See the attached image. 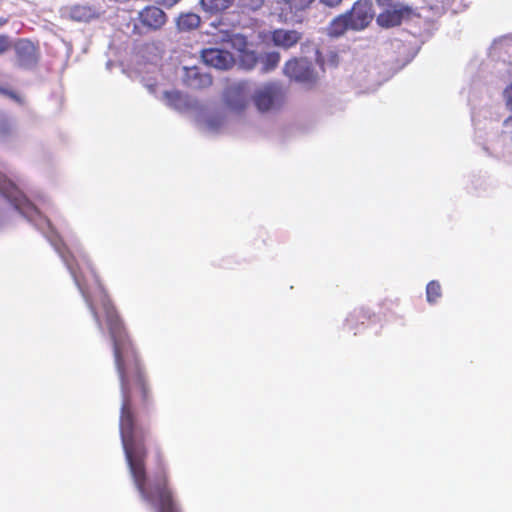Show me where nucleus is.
Segmentation results:
<instances>
[{
	"label": "nucleus",
	"mask_w": 512,
	"mask_h": 512,
	"mask_svg": "<svg viewBox=\"0 0 512 512\" xmlns=\"http://www.w3.org/2000/svg\"><path fill=\"white\" fill-rule=\"evenodd\" d=\"M84 261L102 294L101 306L112 343L113 362L121 393L119 431L133 483L141 498L153 505L157 512H181L170 486L165 456L160 446L153 450L155 471L151 477L147 475L148 450L145 441L148 429L138 423L136 410L148 404L151 391L140 351L92 264L86 257Z\"/></svg>",
	"instance_id": "obj_1"
},
{
	"label": "nucleus",
	"mask_w": 512,
	"mask_h": 512,
	"mask_svg": "<svg viewBox=\"0 0 512 512\" xmlns=\"http://www.w3.org/2000/svg\"><path fill=\"white\" fill-rule=\"evenodd\" d=\"M59 254L61 258L63 259L64 263L66 264L68 270L70 271L77 287L79 288L97 326L100 330L103 329L102 321L100 319V315L94 305V302L92 300L89 287L82 276V273L80 271V268L78 267V264L75 261V257L67 250H59Z\"/></svg>",
	"instance_id": "obj_2"
},
{
	"label": "nucleus",
	"mask_w": 512,
	"mask_h": 512,
	"mask_svg": "<svg viewBox=\"0 0 512 512\" xmlns=\"http://www.w3.org/2000/svg\"><path fill=\"white\" fill-rule=\"evenodd\" d=\"M166 13L159 7L148 5L139 11L134 31L139 34L160 30L167 22Z\"/></svg>",
	"instance_id": "obj_3"
},
{
	"label": "nucleus",
	"mask_w": 512,
	"mask_h": 512,
	"mask_svg": "<svg viewBox=\"0 0 512 512\" xmlns=\"http://www.w3.org/2000/svg\"><path fill=\"white\" fill-rule=\"evenodd\" d=\"M346 13L352 24V30L361 31L368 27L374 18L373 4L370 0H357Z\"/></svg>",
	"instance_id": "obj_4"
},
{
	"label": "nucleus",
	"mask_w": 512,
	"mask_h": 512,
	"mask_svg": "<svg viewBox=\"0 0 512 512\" xmlns=\"http://www.w3.org/2000/svg\"><path fill=\"white\" fill-rule=\"evenodd\" d=\"M284 73L291 79L305 84H313L317 80L312 64L306 59H291L284 66Z\"/></svg>",
	"instance_id": "obj_5"
},
{
	"label": "nucleus",
	"mask_w": 512,
	"mask_h": 512,
	"mask_svg": "<svg viewBox=\"0 0 512 512\" xmlns=\"http://www.w3.org/2000/svg\"><path fill=\"white\" fill-rule=\"evenodd\" d=\"M284 99V93L276 84H268L263 89L258 90L254 95V103L258 110L265 112L272 109Z\"/></svg>",
	"instance_id": "obj_6"
},
{
	"label": "nucleus",
	"mask_w": 512,
	"mask_h": 512,
	"mask_svg": "<svg viewBox=\"0 0 512 512\" xmlns=\"http://www.w3.org/2000/svg\"><path fill=\"white\" fill-rule=\"evenodd\" d=\"M201 57L205 64L220 70H227L235 63L234 57L229 51L218 48L204 49Z\"/></svg>",
	"instance_id": "obj_7"
},
{
	"label": "nucleus",
	"mask_w": 512,
	"mask_h": 512,
	"mask_svg": "<svg viewBox=\"0 0 512 512\" xmlns=\"http://www.w3.org/2000/svg\"><path fill=\"white\" fill-rule=\"evenodd\" d=\"M0 193L7 198L17 210L30 206V202L16 185L0 173Z\"/></svg>",
	"instance_id": "obj_8"
},
{
	"label": "nucleus",
	"mask_w": 512,
	"mask_h": 512,
	"mask_svg": "<svg viewBox=\"0 0 512 512\" xmlns=\"http://www.w3.org/2000/svg\"><path fill=\"white\" fill-rule=\"evenodd\" d=\"M14 48L19 66L26 68L37 63L38 49L30 40L20 39Z\"/></svg>",
	"instance_id": "obj_9"
},
{
	"label": "nucleus",
	"mask_w": 512,
	"mask_h": 512,
	"mask_svg": "<svg viewBox=\"0 0 512 512\" xmlns=\"http://www.w3.org/2000/svg\"><path fill=\"white\" fill-rule=\"evenodd\" d=\"M411 8L409 6H396L395 8H385L377 16V24L383 28H391L401 24L405 16L411 14Z\"/></svg>",
	"instance_id": "obj_10"
},
{
	"label": "nucleus",
	"mask_w": 512,
	"mask_h": 512,
	"mask_svg": "<svg viewBox=\"0 0 512 512\" xmlns=\"http://www.w3.org/2000/svg\"><path fill=\"white\" fill-rule=\"evenodd\" d=\"M301 39L302 33L297 30L279 28L271 32L273 44L283 49L294 47Z\"/></svg>",
	"instance_id": "obj_11"
},
{
	"label": "nucleus",
	"mask_w": 512,
	"mask_h": 512,
	"mask_svg": "<svg viewBox=\"0 0 512 512\" xmlns=\"http://www.w3.org/2000/svg\"><path fill=\"white\" fill-rule=\"evenodd\" d=\"M185 83L193 89H202L212 85V78L207 73L200 72L199 68L193 66L185 68Z\"/></svg>",
	"instance_id": "obj_12"
},
{
	"label": "nucleus",
	"mask_w": 512,
	"mask_h": 512,
	"mask_svg": "<svg viewBox=\"0 0 512 512\" xmlns=\"http://www.w3.org/2000/svg\"><path fill=\"white\" fill-rule=\"evenodd\" d=\"M348 30H352V24L346 12L335 17L328 26V34L332 37L342 36Z\"/></svg>",
	"instance_id": "obj_13"
},
{
	"label": "nucleus",
	"mask_w": 512,
	"mask_h": 512,
	"mask_svg": "<svg viewBox=\"0 0 512 512\" xmlns=\"http://www.w3.org/2000/svg\"><path fill=\"white\" fill-rule=\"evenodd\" d=\"M94 10L85 5H74L69 9V18L77 22H88L94 18Z\"/></svg>",
	"instance_id": "obj_14"
},
{
	"label": "nucleus",
	"mask_w": 512,
	"mask_h": 512,
	"mask_svg": "<svg viewBox=\"0 0 512 512\" xmlns=\"http://www.w3.org/2000/svg\"><path fill=\"white\" fill-rule=\"evenodd\" d=\"M234 0H200L203 10L209 14H218L232 6Z\"/></svg>",
	"instance_id": "obj_15"
},
{
	"label": "nucleus",
	"mask_w": 512,
	"mask_h": 512,
	"mask_svg": "<svg viewBox=\"0 0 512 512\" xmlns=\"http://www.w3.org/2000/svg\"><path fill=\"white\" fill-rule=\"evenodd\" d=\"M200 16L196 13H182L177 19V26L181 31H190L199 27Z\"/></svg>",
	"instance_id": "obj_16"
},
{
	"label": "nucleus",
	"mask_w": 512,
	"mask_h": 512,
	"mask_svg": "<svg viewBox=\"0 0 512 512\" xmlns=\"http://www.w3.org/2000/svg\"><path fill=\"white\" fill-rule=\"evenodd\" d=\"M164 98L166 100V104L171 108L180 110L186 106V99L180 91H166L164 93Z\"/></svg>",
	"instance_id": "obj_17"
},
{
	"label": "nucleus",
	"mask_w": 512,
	"mask_h": 512,
	"mask_svg": "<svg viewBox=\"0 0 512 512\" xmlns=\"http://www.w3.org/2000/svg\"><path fill=\"white\" fill-rule=\"evenodd\" d=\"M442 295L441 285L438 281H430L426 286V297L427 301L434 304Z\"/></svg>",
	"instance_id": "obj_18"
},
{
	"label": "nucleus",
	"mask_w": 512,
	"mask_h": 512,
	"mask_svg": "<svg viewBox=\"0 0 512 512\" xmlns=\"http://www.w3.org/2000/svg\"><path fill=\"white\" fill-rule=\"evenodd\" d=\"M280 62V55L277 52L267 53L263 59V71L267 72L273 70Z\"/></svg>",
	"instance_id": "obj_19"
},
{
	"label": "nucleus",
	"mask_w": 512,
	"mask_h": 512,
	"mask_svg": "<svg viewBox=\"0 0 512 512\" xmlns=\"http://www.w3.org/2000/svg\"><path fill=\"white\" fill-rule=\"evenodd\" d=\"M265 0H238V5L242 10L256 11L260 9Z\"/></svg>",
	"instance_id": "obj_20"
},
{
	"label": "nucleus",
	"mask_w": 512,
	"mask_h": 512,
	"mask_svg": "<svg viewBox=\"0 0 512 512\" xmlns=\"http://www.w3.org/2000/svg\"><path fill=\"white\" fill-rule=\"evenodd\" d=\"M372 315L368 313V311L361 309L357 312H355L353 315H351V318L349 321L354 324L361 322L364 324V320L371 321Z\"/></svg>",
	"instance_id": "obj_21"
},
{
	"label": "nucleus",
	"mask_w": 512,
	"mask_h": 512,
	"mask_svg": "<svg viewBox=\"0 0 512 512\" xmlns=\"http://www.w3.org/2000/svg\"><path fill=\"white\" fill-rule=\"evenodd\" d=\"M501 135L505 140L512 142V115L504 120Z\"/></svg>",
	"instance_id": "obj_22"
},
{
	"label": "nucleus",
	"mask_w": 512,
	"mask_h": 512,
	"mask_svg": "<svg viewBox=\"0 0 512 512\" xmlns=\"http://www.w3.org/2000/svg\"><path fill=\"white\" fill-rule=\"evenodd\" d=\"M315 0H290V5L295 10H305L311 6Z\"/></svg>",
	"instance_id": "obj_23"
},
{
	"label": "nucleus",
	"mask_w": 512,
	"mask_h": 512,
	"mask_svg": "<svg viewBox=\"0 0 512 512\" xmlns=\"http://www.w3.org/2000/svg\"><path fill=\"white\" fill-rule=\"evenodd\" d=\"M12 134V127L6 121L0 122V139L5 140Z\"/></svg>",
	"instance_id": "obj_24"
},
{
	"label": "nucleus",
	"mask_w": 512,
	"mask_h": 512,
	"mask_svg": "<svg viewBox=\"0 0 512 512\" xmlns=\"http://www.w3.org/2000/svg\"><path fill=\"white\" fill-rule=\"evenodd\" d=\"M400 0H376L378 6L383 8H395L396 6H405Z\"/></svg>",
	"instance_id": "obj_25"
},
{
	"label": "nucleus",
	"mask_w": 512,
	"mask_h": 512,
	"mask_svg": "<svg viewBox=\"0 0 512 512\" xmlns=\"http://www.w3.org/2000/svg\"><path fill=\"white\" fill-rule=\"evenodd\" d=\"M11 41L8 36L0 35V55L4 54L11 48Z\"/></svg>",
	"instance_id": "obj_26"
},
{
	"label": "nucleus",
	"mask_w": 512,
	"mask_h": 512,
	"mask_svg": "<svg viewBox=\"0 0 512 512\" xmlns=\"http://www.w3.org/2000/svg\"><path fill=\"white\" fill-rule=\"evenodd\" d=\"M504 98L507 109L512 112V84L504 90Z\"/></svg>",
	"instance_id": "obj_27"
},
{
	"label": "nucleus",
	"mask_w": 512,
	"mask_h": 512,
	"mask_svg": "<svg viewBox=\"0 0 512 512\" xmlns=\"http://www.w3.org/2000/svg\"><path fill=\"white\" fill-rule=\"evenodd\" d=\"M319 2L327 8H336L343 2V0H319Z\"/></svg>",
	"instance_id": "obj_28"
},
{
	"label": "nucleus",
	"mask_w": 512,
	"mask_h": 512,
	"mask_svg": "<svg viewBox=\"0 0 512 512\" xmlns=\"http://www.w3.org/2000/svg\"><path fill=\"white\" fill-rule=\"evenodd\" d=\"M157 4L166 8H171L177 4L180 0H155Z\"/></svg>",
	"instance_id": "obj_29"
},
{
	"label": "nucleus",
	"mask_w": 512,
	"mask_h": 512,
	"mask_svg": "<svg viewBox=\"0 0 512 512\" xmlns=\"http://www.w3.org/2000/svg\"><path fill=\"white\" fill-rule=\"evenodd\" d=\"M6 23V20L3 18H0V26L4 25Z\"/></svg>",
	"instance_id": "obj_30"
}]
</instances>
